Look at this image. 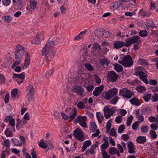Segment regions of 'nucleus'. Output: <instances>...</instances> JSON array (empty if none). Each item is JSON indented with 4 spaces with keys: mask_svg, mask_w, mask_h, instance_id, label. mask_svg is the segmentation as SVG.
Returning <instances> with one entry per match:
<instances>
[{
    "mask_svg": "<svg viewBox=\"0 0 158 158\" xmlns=\"http://www.w3.org/2000/svg\"><path fill=\"white\" fill-rule=\"evenodd\" d=\"M28 54L25 51L24 48L20 45H18L15 48V56L17 60H20L23 57V55L26 56Z\"/></svg>",
    "mask_w": 158,
    "mask_h": 158,
    "instance_id": "f257e3e1",
    "label": "nucleus"
},
{
    "mask_svg": "<svg viewBox=\"0 0 158 158\" xmlns=\"http://www.w3.org/2000/svg\"><path fill=\"white\" fill-rule=\"evenodd\" d=\"M118 62L123 66L128 67L132 66L133 63V60L129 55L125 56L124 57L122 58L121 60H118Z\"/></svg>",
    "mask_w": 158,
    "mask_h": 158,
    "instance_id": "f03ea898",
    "label": "nucleus"
},
{
    "mask_svg": "<svg viewBox=\"0 0 158 158\" xmlns=\"http://www.w3.org/2000/svg\"><path fill=\"white\" fill-rule=\"evenodd\" d=\"M26 91L27 92L26 95L28 97V100L30 102L34 98L35 89L33 85L30 84L27 86Z\"/></svg>",
    "mask_w": 158,
    "mask_h": 158,
    "instance_id": "7ed1b4c3",
    "label": "nucleus"
},
{
    "mask_svg": "<svg viewBox=\"0 0 158 158\" xmlns=\"http://www.w3.org/2000/svg\"><path fill=\"white\" fill-rule=\"evenodd\" d=\"M118 93V89L115 88H112L107 91L103 93V95L107 100H109L112 97L116 95Z\"/></svg>",
    "mask_w": 158,
    "mask_h": 158,
    "instance_id": "20e7f679",
    "label": "nucleus"
},
{
    "mask_svg": "<svg viewBox=\"0 0 158 158\" xmlns=\"http://www.w3.org/2000/svg\"><path fill=\"white\" fill-rule=\"evenodd\" d=\"M140 37L138 35L133 36L132 37L127 39L125 42L126 43V47H128L132 44H138L140 43Z\"/></svg>",
    "mask_w": 158,
    "mask_h": 158,
    "instance_id": "39448f33",
    "label": "nucleus"
},
{
    "mask_svg": "<svg viewBox=\"0 0 158 158\" xmlns=\"http://www.w3.org/2000/svg\"><path fill=\"white\" fill-rule=\"evenodd\" d=\"M87 117L85 116H78L74 120V123H78L83 128H86L87 127L86 120Z\"/></svg>",
    "mask_w": 158,
    "mask_h": 158,
    "instance_id": "423d86ee",
    "label": "nucleus"
},
{
    "mask_svg": "<svg viewBox=\"0 0 158 158\" xmlns=\"http://www.w3.org/2000/svg\"><path fill=\"white\" fill-rule=\"evenodd\" d=\"M55 43L54 41H48L45 46L43 48L41 52L42 56H44L46 55L47 50H52V49L54 46Z\"/></svg>",
    "mask_w": 158,
    "mask_h": 158,
    "instance_id": "0eeeda50",
    "label": "nucleus"
},
{
    "mask_svg": "<svg viewBox=\"0 0 158 158\" xmlns=\"http://www.w3.org/2000/svg\"><path fill=\"white\" fill-rule=\"evenodd\" d=\"M130 92L131 91L127 88H123L120 90L119 95L127 98H131L132 95Z\"/></svg>",
    "mask_w": 158,
    "mask_h": 158,
    "instance_id": "6e6552de",
    "label": "nucleus"
},
{
    "mask_svg": "<svg viewBox=\"0 0 158 158\" xmlns=\"http://www.w3.org/2000/svg\"><path fill=\"white\" fill-rule=\"evenodd\" d=\"M118 75L114 71H111L109 72L107 77V80L110 82H115L118 78Z\"/></svg>",
    "mask_w": 158,
    "mask_h": 158,
    "instance_id": "1a4fd4ad",
    "label": "nucleus"
},
{
    "mask_svg": "<svg viewBox=\"0 0 158 158\" xmlns=\"http://www.w3.org/2000/svg\"><path fill=\"white\" fill-rule=\"evenodd\" d=\"M73 135L75 137L81 141L84 139V136L83 132L78 129L74 131Z\"/></svg>",
    "mask_w": 158,
    "mask_h": 158,
    "instance_id": "9d476101",
    "label": "nucleus"
},
{
    "mask_svg": "<svg viewBox=\"0 0 158 158\" xmlns=\"http://www.w3.org/2000/svg\"><path fill=\"white\" fill-rule=\"evenodd\" d=\"M45 59L48 62L52 59L55 54V52L53 50H47L46 52Z\"/></svg>",
    "mask_w": 158,
    "mask_h": 158,
    "instance_id": "9b49d317",
    "label": "nucleus"
},
{
    "mask_svg": "<svg viewBox=\"0 0 158 158\" xmlns=\"http://www.w3.org/2000/svg\"><path fill=\"white\" fill-rule=\"evenodd\" d=\"M72 91L74 93L80 95V96H82L83 94L84 93V90L83 88L79 85H76L72 89Z\"/></svg>",
    "mask_w": 158,
    "mask_h": 158,
    "instance_id": "f8f14e48",
    "label": "nucleus"
},
{
    "mask_svg": "<svg viewBox=\"0 0 158 158\" xmlns=\"http://www.w3.org/2000/svg\"><path fill=\"white\" fill-rule=\"evenodd\" d=\"M103 88L104 86L103 85L96 88L93 91V94L95 96L97 97L101 93Z\"/></svg>",
    "mask_w": 158,
    "mask_h": 158,
    "instance_id": "ddd939ff",
    "label": "nucleus"
},
{
    "mask_svg": "<svg viewBox=\"0 0 158 158\" xmlns=\"http://www.w3.org/2000/svg\"><path fill=\"white\" fill-rule=\"evenodd\" d=\"M126 43L123 41H117L114 44V46L115 49H119L124 46H126Z\"/></svg>",
    "mask_w": 158,
    "mask_h": 158,
    "instance_id": "4468645a",
    "label": "nucleus"
},
{
    "mask_svg": "<svg viewBox=\"0 0 158 158\" xmlns=\"http://www.w3.org/2000/svg\"><path fill=\"white\" fill-rule=\"evenodd\" d=\"M77 113V111L76 108H74L72 110L69 116L68 119L69 121L71 122L75 118Z\"/></svg>",
    "mask_w": 158,
    "mask_h": 158,
    "instance_id": "2eb2a0df",
    "label": "nucleus"
},
{
    "mask_svg": "<svg viewBox=\"0 0 158 158\" xmlns=\"http://www.w3.org/2000/svg\"><path fill=\"white\" fill-rule=\"evenodd\" d=\"M87 32V30L81 31L74 38V40H78L80 39H83L85 35Z\"/></svg>",
    "mask_w": 158,
    "mask_h": 158,
    "instance_id": "dca6fc26",
    "label": "nucleus"
},
{
    "mask_svg": "<svg viewBox=\"0 0 158 158\" xmlns=\"http://www.w3.org/2000/svg\"><path fill=\"white\" fill-rule=\"evenodd\" d=\"M128 149V152L130 154H132L135 152V148L133 144L131 142H130L127 145Z\"/></svg>",
    "mask_w": 158,
    "mask_h": 158,
    "instance_id": "f3484780",
    "label": "nucleus"
},
{
    "mask_svg": "<svg viewBox=\"0 0 158 158\" xmlns=\"http://www.w3.org/2000/svg\"><path fill=\"white\" fill-rule=\"evenodd\" d=\"M123 2L121 0H118L115 2L112 6V7L114 9H116L118 8L119 6L122 5Z\"/></svg>",
    "mask_w": 158,
    "mask_h": 158,
    "instance_id": "a211bd4d",
    "label": "nucleus"
},
{
    "mask_svg": "<svg viewBox=\"0 0 158 158\" xmlns=\"http://www.w3.org/2000/svg\"><path fill=\"white\" fill-rule=\"evenodd\" d=\"M130 102L132 104L137 106H139L140 104L139 100L137 98H132L130 100Z\"/></svg>",
    "mask_w": 158,
    "mask_h": 158,
    "instance_id": "6ab92c4d",
    "label": "nucleus"
},
{
    "mask_svg": "<svg viewBox=\"0 0 158 158\" xmlns=\"http://www.w3.org/2000/svg\"><path fill=\"white\" fill-rule=\"evenodd\" d=\"M136 141L139 143H143L146 141V139L144 136H139L136 139Z\"/></svg>",
    "mask_w": 158,
    "mask_h": 158,
    "instance_id": "aec40b11",
    "label": "nucleus"
},
{
    "mask_svg": "<svg viewBox=\"0 0 158 158\" xmlns=\"http://www.w3.org/2000/svg\"><path fill=\"white\" fill-rule=\"evenodd\" d=\"M114 69L117 72L119 73L123 71V67L121 65L118 64H114Z\"/></svg>",
    "mask_w": 158,
    "mask_h": 158,
    "instance_id": "412c9836",
    "label": "nucleus"
},
{
    "mask_svg": "<svg viewBox=\"0 0 158 158\" xmlns=\"http://www.w3.org/2000/svg\"><path fill=\"white\" fill-rule=\"evenodd\" d=\"M146 75V74L143 72V74H142L140 75L139 78L142 81L144 82L145 84H147L148 83V81L147 80Z\"/></svg>",
    "mask_w": 158,
    "mask_h": 158,
    "instance_id": "4be33fe9",
    "label": "nucleus"
},
{
    "mask_svg": "<svg viewBox=\"0 0 158 158\" xmlns=\"http://www.w3.org/2000/svg\"><path fill=\"white\" fill-rule=\"evenodd\" d=\"M97 118L99 123H102V120L104 119L102 114H101L99 112L97 113Z\"/></svg>",
    "mask_w": 158,
    "mask_h": 158,
    "instance_id": "5701e85b",
    "label": "nucleus"
},
{
    "mask_svg": "<svg viewBox=\"0 0 158 158\" xmlns=\"http://www.w3.org/2000/svg\"><path fill=\"white\" fill-rule=\"evenodd\" d=\"M30 64V55L29 54H27V55L25 56V59L24 66L26 67H28Z\"/></svg>",
    "mask_w": 158,
    "mask_h": 158,
    "instance_id": "b1692460",
    "label": "nucleus"
},
{
    "mask_svg": "<svg viewBox=\"0 0 158 158\" xmlns=\"http://www.w3.org/2000/svg\"><path fill=\"white\" fill-rule=\"evenodd\" d=\"M14 77L19 78L21 80H24L25 78L24 73H23L20 74L14 73L13 74Z\"/></svg>",
    "mask_w": 158,
    "mask_h": 158,
    "instance_id": "393cba45",
    "label": "nucleus"
},
{
    "mask_svg": "<svg viewBox=\"0 0 158 158\" xmlns=\"http://www.w3.org/2000/svg\"><path fill=\"white\" fill-rule=\"evenodd\" d=\"M29 2L31 8L34 10L36 7V4L37 3V2L35 0H30Z\"/></svg>",
    "mask_w": 158,
    "mask_h": 158,
    "instance_id": "a878e982",
    "label": "nucleus"
},
{
    "mask_svg": "<svg viewBox=\"0 0 158 158\" xmlns=\"http://www.w3.org/2000/svg\"><path fill=\"white\" fill-rule=\"evenodd\" d=\"M136 89L139 93L143 92L146 90V89L144 86L140 85H139L137 86Z\"/></svg>",
    "mask_w": 158,
    "mask_h": 158,
    "instance_id": "bb28decb",
    "label": "nucleus"
},
{
    "mask_svg": "<svg viewBox=\"0 0 158 158\" xmlns=\"http://www.w3.org/2000/svg\"><path fill=\"white\" fill-rule=\"evenodd\" d=\"M107 110L106 109L105 107L104 108L103 110L104 111V115L105 118L106 119L109 118L110 116L111 115V113L109 111H107Z\"/></svg>",
    "mask_w": 158,
    "mask_h": 158,
    "instance_id": "cd10ccee",
    "label": "nucleus"
},
{
    "mask_svg": "<svg viewBox=\"0 0 158 158\" xmlns=\"http://www.w3.org/2000/svg\"><path fill=\"white\" fill-rule=\"evenodd\" d=\"M54 68H52L49 69L45 73V76L46 77H48L49 76H51L53 74L54 72Z\"/></svg>",
    "mask_w": 158,
    "mask_h": 158,
    "instance_id": "c85d7f7f",
    "label": "nucleus"
},
{
    "mask_svg": "<svg viewBox=\"0 0 158 158\" xmlns=\"http://www.w3.org/2000/svg\"><path fill=\"white\" fill-rule=\"evenodd\" d=\"M17 89H13L11 92V98L13 100L15 99V97L17 95Z\"/></svg>",
    "mask_w": 158,
    "mask_h": 158,
    "instance_id": "c756f323",
    "label": "nucleus"
},
{
    "mask_svg": "<svg viewBox=\"0 0 158 158\" xmlns=\"http://www.w3.org/2000/svg\"><path fill=\"white\" fill-rule=\"evenodd\" d=\"M145 25L148 28L154 27H155L153 22L152 21L150 20L148 22L145 23Z\"/></svg>",
    "mask_w": 158,
    "mask_h": 158,
    "instance_id": "7c9ffc66",
    "label": "nucleus"
},
{
    "mask_svg": "<svg viewBox=\"0 0 158 158\" xmlns=\"http://www.w3.org/2000/svg\"><path fill=\"white\" fill-rule=\"evenodd\" d=\"M148 34L147 31L145 30H141L139 33V35L142 37H146L147 35Z\"/></svg>",
    "mask_w": 158,
    "mask_h": 158,
    "instance_id": "2f4dec72",
    "label": "nucleus"
},
{
    "mask_svg": "<svg viewBox=\"0 0 158 158\" xmlns=\"http://www.w3.org/2000/svg\"><path fill=\"white\" fill-rule=\"evenodd\" d=\"M20 140L22 141V143H15V145L17 146H21L22 145V144L23 143H25V139L24 137L22 135H21L20 136Z\"/></svg>",
    "mask_w": 158,
    "mask_h": 158,
    "instance_id": "473e14b6",
    "label": "nucleus"
},
{
    "mask_svg": "<svg viewBox=\"0 0 158 158\" xmlns=\"http://www.w3.org/2000/svg\"><path fill=\"white\" fill-rule=\"evenodd\" d=\"M39 146L40 147L45 149L47 147L48 145V144H45L44 140L42 139L39 143Z\"/></svg>",
    "mask_w": 158,
    "mask_h": 158,
    "instance_id": "72a5a7b5",
    "label": "nucleus"
},
{
    "mask_svg": "<svg viewBox=\"0 0 158 158\" xmlns=\"http://www.w3.org/2000/svg\"><path fill=\"white\" fill-rule=\"evenodd\" d=\"M117 150L115 147L110 148L109 150V153L111 155H114L116 154Z\"/></svg>",
    "mask_w": 158,
    "mask_h": 158,
    "instance_id": "f704fd0d",
    "label": "nucleus"
},
{
    "mask_svg": "<svg viewBox=\"0 0 158 158\" xmlns=\"http://www.w3.org/2000/svg\"><path fill=\"white\" fill-rule=\"evenodd\" d=\"M100 62L101 64L103 66H107L110 63V62L106 59L101 60Z\"/></svg>",
    "mask_w": 158,
    "mask_h": 158,
    "instance_id": "c9c22d12",
    "label": "nucleus"
},
{
    "mask_svg": "<svg viewBox=\"0 0 158 158\" xmlns=\"http://www.w3.org/2000/svg\"><path fill=\"white\" fill-rule=\"evenodd\" d=\"M85 67L89 71H92L94 70L93 66L89 63H86L85 64Z\"/></svg>",
    "mask_w": 158,
    "mask_h": 158,
    "instance_id": "e433bc0d",
    "label": "nucleus"
},
{
    "mask_svg": "<svg viewBox=\"0 0 158 158\" xmlns=\"http://www.w3.org/2000/svg\"><path fill=\"white\" fill-rule=\"evenodd\" d=\"M5 134L7 137H11L12 136V132L11 131H9V129L7 128L5 131Z\"/></svg>",
    "mask_w": 158,
    "mask_h": 158,
    "instance_id": "4c0bfd02",
    "label": "nucleus"
},
{
    "mask_svg": "<svg viewBox=\"0 0 158 158\" xmlns=\"http://www.w3.org/2000/svg\"><path fill=\"white\" fill-rule=\"evenodd\" d=\"M142 112L144 114H147L150 113V109L149 107H146L145 108H143L141 110Z\"/></svg>",
    "mask_w": 158,
    "mask_h": 158,
    "instance_id": "58836bf2",
    "label": "nucleus"
},
{
    "mask_svg": "<svg viewBox=\"0 0 158 158\" xmlns=\"http://www.w3.org/2000/svg\"><path fill=\"white\" fill-rule=\"evenodd\" d=\"M133 116L132 115H130L127 118L126 125L127 126H129L132 122L133 120Z\"/></svg>",
    "mask_w": 158,
    "mask_h": 158,
    "instance_id": "ea45409f",
    "label": "nucleus"
},
{
    "mask_svg": "<svg viewBox=\"0 0 158 158\" xmlns=\"http://www.w3.org/2000/svg\"><path fill=\"white\" fill-rule=\"evenodd\" d=\"M77 106L79 109H81L85 108V106L84 103H83L82 101L79 102L77 104Z\"/></svg>",
    "mask_w": 158,
    "mask_h": 158,
    "instance_id": "a19ab883",
    "label": "nucleus"
},
{
    "mask_svg": "<svg viewBox=\"0 0 158 158\" xmlns=\"http://www.w3.org/2000/svg\"><path fill=\"white\" fill-rule=\"evenodd\" d=\"M118 99V96H115L112 100L110 101L111 103L115 105L116 104Z\"/></svg>",
    "mask_w": 158,
    "mask_h": 158,
    "instance_id": "79ce46f5",
    "label": "nucleus"
},
{
    "mask_svg": "<svg viewBox=\"0 0 158 158\" xmlns=\"http://www.w3.org/2000/svg\"><path fill=\"white\" fill-rule=\"evenodd\" d=\"M106 109L107 110V111L108 112L109 111L111 113V114L112 116L113 115L114 113L115 112L116 108L115 107H112L110 109H108L107 108H106Z\"/></svg>",
    "mask_w": 158,
    "mask_h": 158,
    "instance_id": "37998d69",
    "label": "nucleus"
},
{
    "mask_svg": "<svg viewBox=\"0 0 158 158\" xmlns=\"http://www.w3.org/2000/svg\"><path fill=\"white\" fill-rule=\"evenodd\" d=\"M148 127L147 126H142L141 128V131L142 133H146L148 131Z\"/></svg>",
    "mask_w": 158,
    "mask_h": 158,
    "instance_id": "c03bdc74",
    "label": "nucleus"
},
{
    "mask_svg": "<svg viewBox=\"0 0 158 158\" xmlns=\"http://www.w3.org/2000/svg\"><path fill=\"white\" fill-rule=\"evenodd\" d=\"M109 146L108 142V141L105 142L102 145L101 147L103 150H104L107 148Z\"/></svg>",
    "mask_w": 158,
    "mask_h": 158,
    "instance_id": "a18cd8bd",
    "label": "nucleus"
},
{
    "mask_svg": "<svg viewBox=\"0 0 158 158\" xmlns=\"http://www.w3.org/2000/svg\"><path fill=\"white\" fill-rule=\"evenodd\" d=\"M32 43L35 44H38L40 43L39 37L37 36L34 38V39L31 41Z\"/></svg>",
    "mask_w": 158,
    "mask_h": 158,
    "instance_id": "49530a36",
    "label": "nucleus"
},
{
    "mask_svg": "<svg viewBox=\"0 0 158 158\" xmlns=\"http://www.w3.org/2000/svg\"><path fill=\"white\" fill-rule=\"evenodd\" d=\"M90 126L91 127L90 129L92 131H94V130H96L97 128L96 125L93 122H91L90 123Z\"/></svg>",
    "mask_w": 158,
    "mask_h": 158,
    "instance_id": "de8ad7c7",
    "label": "nucleus"
},
{
    "mask_svg": "<svg viewBox=\"0 0 158 158\" xmlns=\"http://www.w3.org/2000/svg\"><path fill=\"white\" fill-rule=\"evenodd\" d=\"M122 120V116L121 115H119L117 116L115 119V121L117 123H120Z\"/></svg>",
    "mask_w": 158,
    "mask_h": 158,
    "instance_id": "09e8293b",
    "label": "nucleus"
},
{
    "mask_svg": "<svg viewBox=\"0 0 158 158\" xmlns=\"http://www.w3.org/2000/svg\"><path fill=\"white\" fill-rule=\"evenodd\" d=\"M152 101L156 102L158 100V94H155L151 98Z\"/></svg>",
    "mask_w": 158,
    "mask_h": 158,
    "instance_id": "8fccbe9b",
    "label": "nucleus"
},
{
    "mask_svg": "<svg viewBox=\"0 0 158 158\" xmlns=\"http://www.w3.org/2000/svg\"><path fill=\"white\" fill-rule=\"evenodd\" d=\"M125 129L124 125H121L118 128V132L119 133H122Z\"/></svg>",
    "mask_w": 158,
    "mask_h": 158,
    "instance_id": "3c124183",
    "label": "nucleus"
},
{
    "mask_svg": "<svg viewBox=\"0 0 158 158\" xmlns=\"http://www.w3.org/2000/svg\"><path fill=\"white\" fill-rule=\"evenodd\" d=\"M102 155L103 158H109L110 157V156L108 155L107 152L105 150L102 151Z\"/></svg>",
    "mask_w": 158,
    "mask_h": 158,
    "instance_id": "603ef678",
    "label": "nucleus"
},
{
    "mask_svg": "<svg viewBox=\"0 0 158 158\" xmlns=\"http://www.w3.org/2000/svg\"><path fill=\"white\" fill-rule=\"evenodd\" d=\"M110 132L111 136H114L115 137L117 136V134L114 128H112L110 131Z\"/></svg>",
    "mask_w": 158,
    "mask_h": 158,
    "instance_id": "864d4df0",
    "label": "nucleus"
},
{
    "mask_svg": "<svg viewBox=\"0 0 158 158\" xmlns=\"http://www.w3.org/2000/svg\"><path fill=\"white\" fill-rule=\"evenodd\" d=\"M95 48L96 49H101V46L97 43H94L93 44V47L92 48Z\"/></svg>",
    "mask_w": 158,
    "mask_h": 158,
    "instance_id": "5fc2aeb1",
    "label": "nucleus"
},
{
    "mask_svg": "<svg viewBox=\"0 0 158 158\" xmlns=\"http://www.w3.org/2000/svg\"><path fill=\"white\" fill-rule=\"evenodd\" d=\"M150 133L151 137L153 139H155L157 135L155 131L151 130L150 131Z\"/></svg>",
    "mask_w": 158,
    "mask_h": 158,
    "instance_id": "6e6d98bb",
    "label": "nucleus"
},
{
    "mask_svg": "<svg viewBox=\"0 0 158 158\" xmlns=\"http://www.w3.org/2000/svg\"><path fill=\"white\" fill-rule=\"evenodd\" d=\"M139 122L137 121L134 123L132 125V128L134 130H136L138 126Z\"/></svg>",
    "mask_w": 158,
    "mask_h": 158,
    "instance_id": "4d7b16f0",
    "label": "nucleus"
},
{
    "mask_svg": "<svg viewBox=\"0 0 158 158\" xmlns=\"http://www.w3.org/2000/svg\"><path fill=\"white\" fill-rule=\"evenodd\" d=\"M94 86L93 85H89L86 87V89L88 91H91L94 89Z\"/></svg>",
    "mask_w": 158,
    "mask_h": 158,
    "instance_id": "13d9d810",
    "label": "nucleus"
},
{
    "mask_svg": "<svg viewBox=\"0 0 158 158\" xmlns=\"http://www.w3.org/2000/svg\"><path fill=\"white\" fill-rule=\"evenodd\" d=\"M4 145L6 147L9 148L10 146V141L9 139H7L4 142Z\"/></svg>",
    "mask_w": 158,
    "mask_h": 158,
    "instance_id": "bf43d9fd",
    "label": "nucleus"
},
{
    "mask_svg": "<svg viewBox=\"0 0 158 158\" xmlns=\"http://www.w3.org/2000/svg\"><path fill=\"white\" fill-rule=\"evenodd\" d=\"M3 4L5 6H7L10 3V0H2Z\"/></svg>",
    "mask_w": 158,
    "mask_h": 158,
    "instance_id": "052dcab7",
    "label": "nucleus"
},
{
    "mask_svg": "<svg viewBox=\"0 0 158 158\" xmlns=\"http://www.w3.org/2000/svg\"><path fill=\"white\" fill-rule=\"evenodd\" d=\"M4 18L5 21L7 23H9L11 21V18L10 16L7 15Z\"/></svg>",
    "mask_w": 158,
    "mask_h": 158,
    "instance_id": "680f3d73",
    "label": "nucleus"
},
{
    "mask_svg": "<svg viewBox=\"0 0 158 158\" xmlns=\"http://www.w3.org/2000/svg\"><path fill=\"white\" fill-rule=\"evenodd\" d=\"M60 9L61 10L60 12L63 15L65 13L66 8L64 7V5L60 7Z\"/></svg>",
    "mask_w": 158,
    "mask_h": 158,
    "instance_id": "e2e57ef3",
    "label": "nucleus"
},
{
    "mask_svg": "<svg viewBox=\"0 0 158 158\" xmlns=\"http://www.w3.org/2000/svg\"><path fill=\"white\" fill-rule=\"evenodd\" d=\"M105 31V30L102 28H97L94 31L95 32L102 33Z\"/></svg>",
    "mask_w": 158,
    "mask_h": 158,
    "instance_id": "0e129e2a",
    "label": "nucleus"
},
{
    "mask_svg": "<svg viewBox=\"0 0 158 158\" xmlns=\"http://www.w3.org/2000/svg\"><path fill=\"white\" fill-rule=\"evenodd\" d=\"M151 97V94H149L147 95H145L143 97V98L146 102H148L150 99Z\"/></svg>",
    "mask_w": 158,
    "mask_h": 158,
    "instance_id": "69168bd1",
    "label": "nucleus"
},
{
    "mask_svg": "<svg viewBox=\"0 0 158 158\" xmlns=\"http://www.w3.org/2000/svg\"><path fill=\"white\" fill-rule=\"evenodd\" d=\"M122 138L125 141H127L129 138V136L127 134H123L122 136Z\"/></svg>",
    "mask_w": 158,
    "mask_h": 158,
    "instance_id": "338daca9",
    "label": "nucleus"
},
{
    "mask_svg": "<svg viewBox=\"0 0 158 158\" xmlns=\"http://www.w3.org/2000/svg\"><path fill=\"white\" fill-rule=\"evenodd\" d=\"M94 151L91 150L90 149H89L87 150L85 152V153L86 155H87L88 156H89V153L91 154H93L94 153Z\"/></svg>",
    "mask_w": 158,
    "mask_h": 158,
    "instance_id": "774afa93",
    "label": "nucleus"
}]
</instances>
